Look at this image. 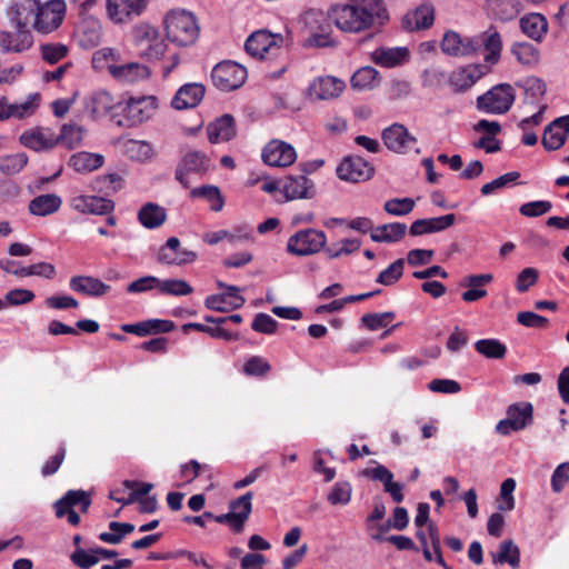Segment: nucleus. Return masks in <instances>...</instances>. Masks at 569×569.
I'll list each match as a JSON object with an SVG mask.
<instances>
[{
    "instance_id": "obj_1",
    "label": "nucleus",
    "mask_w": 569,
    "mask_h": 569,
    "mask_svg": "<svg viewBox=\"0 0 569 569\" xmlns=\"http://www.w3.org/2000/svg\"><path fill=\"white\" fill-rule=\"evenodd\" d=\"M63 0H18L12 7V21L22 27L32 28L40 34H49L57 30L64 18Z\"/></svg>"
},
{
    "instance_id": "obj_2",
    "label": "nucleus",
    "mask_w": 569,
    "mask_h": 569,
    "mask_svg": "<svg viewBox=\"0 0 569 569\" xmlns=\"http://www.w3.org/2000/svg\"><path fill=\"white\" fill-rule=\"evenodd\" d=\"M387 11L381 0H349L348 4L333 7L328 19L339 29L359 32L373 26L376 19H386Z\"/></svg>"
},
{
    "instance_id": "obj_3",
    "label": "nucleus",
    "mask_w": 569,
    "mask_h": 569,
    "mask_svg": "<svg viewBox=\"0 0 569 569\" xmlns=\"http://www.w3.org/2000/svg\"><path fill=\"white\" fill-rule=\"evenodd\" d=\"M481 48L488 51L485 62L496 64L500 59L502 40L500 33L490 28L476 38H461L453 31L445 33L441 41V49L448 56L469 57L480 52Z\"/></svg>"
},
{
    "instance_id": "obj_4",
    "label": "nucleus",
    "mask_w": 569,
    "mask_h": 569,
    "mask_svg": "<svg viewBox=\"0 0 569 569\" xmlns=\"http://www.w3.org/2000/svg\"><path fill=\"white\" fill-rule=\"evenodd\" d=\"M167 38L174 44L187 47L193 44L199 36L196 17L186 10H171L164 18Z\"/></svg>"
},
{
    "instance_id": "obj_5",
    "label": "nucleus",
    "mask_w": 569,
    "mask_h": 569,
    "mask_svg": "<svg viewBox=\"0 0 569 569\" xmlns=\"http://www.w3.org/2000/svg\"><path fill=\"white\" fill-rule=\"evenodd\" d=\"M131 39L140 49V57L148 61L160 60L168 48L164 40L160 38L158 28L147 22H139L132 27Z\"/></svg>"
},
{
    "instance_id": "obj_6",
    "label": "nucleus",
    "mask_w": 569,
    "mask_h": 569,
    "mask_svg": "<svg viewBox=\"0 0 569 569\" xmlns=\"http://www.w3.org/2000/svg\"><path fill=\"white\" fill-rule=\"evenodd\" d=\"M286 46L287 40L282 34L266 29L254 31L244 42L247 53L257 59L274 56Z\"/></svg>"
},
{
    "instance_id": "obj_7",
    "label": "nucleus",
    "mask_w": 569,
    "mask_h": 569,
    "mask_svg": "<svg viewBox=\"0 0 569 569\" xmlns=\"http://www.w3.org/2000/svg\"><path fill=\"white\" fill-rule=\"evenodd\" d=\"M515 99L513 88L508 83H500L477 98V108L486 113L503 114L510 110Z\"/></svg>"
},
{
    "instance_id": "obj_8",
    "label": "nucleus",
    "mask_w": 569,
    "mask_h": 569,
    "mask_svg": "<svg viewBox=\"0 0 569 569\" xmlns=\"http://www.w3.org/2000/svg\"><path fill=\"white\" fill-rule=\"evenodd\" d=\"M326 233L317 229L300 230L291 236L287 243V250L295 256H309L325 250Z\"/></svg>"
},
{
    "instance_id": "obj_9",
    "label": "nucleus",
    "mask_w": 569,
    "mask_h": 569,
    "mask_svg": "<svg viewBox=\"0 0 569 569\" xmlns=\"http://www.w3.org/2000/svg\"><path fill=\"white\" fill-rule=\"evenodd\" d=\"M533 407L530 402H517L510 405L507 409V418L500 420L496 426V431L502 436H508L513 431H519L532 422Z\"/></svg>"
},
{
    "instance_id": "obj_10",
    "label": "nucleus",
    "mask_w": 569,
    "mask_h": 569,
    "mask_svg": "<svg viewBox=\"0 0 569 569\" xmlns=\"http://www.w3.org/2000/svg\"><path fill=\"white\" fill-rule=\"evenodd\" d=\"M156 107L154 97L129 98L121 107L123 121H119V124L127 127L140 124L151 118Z\"/></svg>"
},
{
    "instance_id": "obj_11",
    "label": "nucleus",
    "mask_w": 569,
    "mask_h": 569,
    "mask_svg": "<svg viewBox=\"0 0 569 569\" xmlns=\"http://www.w3.org/2000/svg\"><path fill=\"white\" fill-rule=\"evenodd\" d=\"M214 86L221 91H232L240 88L247 79V70L232 61L217 64L211 72Z\"/></svg>"
},
{
    "instance_id": "obj_12",
    "label": "nucleus",
    "mask_w": 569,
    "mask_h": 569,
    "mask_svg": "<svg viewBox=\"0 0 569 569\" xmlns=\"http://www.w3.org/2000/svg\"><path fill=\"white\" fill-rule=\"evenodd\" d=\"M261 157L270 167H288L296 161L297 152L291 144L273 139L264 146Z\"/></svg>"
},
{
    "instance_id": "obj_13",
    "label": "nucleus",
    "mask_w": 569,
    "mask_h": 569,
    "mask_svg": "<svg viewBox=\"0 0 569 569\" xmlns=\"http://www.w3.org/2000/svg\"><path fill=\"white\" fill-rule=\"evenodd\" d=\"M373 172V167L358 156L346 157L337 168L338 177L351 182L369 180Z\"/></svg>"
},
{
    "instance_id": "obj_14",
    "label": "nucleus",
    "mask_w": 569,
    "mask_h": 569,
    "mask_svg": "<svg viewBox=\"0 0 569 569\" xmlns=\"http://www.w3.org/2000/svg\"><path fill=\"white\" fill-rule=\"evenodd\" d=\"M385 146L396 153H406L417 142L416 137L409 133L401 123H393L382 131Z\"/></svg>"
},
{
    "instance_id": "obj_15",
    "label": "nucleus",
    "mask_w": 569,
    "mask_h": 569,
    "mask_svg": "<svg viewBox=\"0 0 569 569\" xmlns=\"http://www.w3.org/2000/svg\"><path fill=\"white\" fill-rule=\"evenodd\" d=\"M196 257L197 254L193 251L181 249L178 238L171 237L160 248L157 260L164 264L182 266L194 261Z\"/></svg>"
},
{
    "instance_id": "obj_16",
    "label": "nucleus",
    "mask_w": 569,
    "mask_h": 569,
    "mask_svg": "<svg viewBox=\"0 0 569 569\" xmlns=\"http://www.w3.org/2000/svg\"><path fill=\"white\" fill-rule=\"evenodd\" d=\"M345 88L346 83L341 79L331 76L318 77L310 83L308 93L318 100H329L339 97Z\"/></svg>"
},
{
    "instance_id": "obj_17",
    "label": "nucleus",
    "mask_w": 569,
    "mask_h": 569,
    "mask_svg": "<svg viewBox=\"0 0 569 569\" xmlns=\"http://www.w3.org/2000/svg\"><path fill=\"white\" fill-rule=\"evenodd\" d=\"M148 0H108L109 17L117 23H122L132 16H139L147 7Z\"/></svg>"
},
{
    "instance_id": "obj_18",
    "label": "nucleus",
    "mask_w": 569,
    "mask_h": 569,
    "mask_svg": "<svg viewBox=\"0 0 569 569\" xmlns=\"http://www.w3.org/2000/svg\"><path fill=\"white\" fill-rule=\"evenodd\" d=\"M14 32H0V47L7 52H21L28 50L33 43V37L29 27H22L17 23H14Z\"/></svg>"
},
{
    "instance_id": "obj_19",
    "label": "nucleus",
    "mask_w": 569,
    "mask_h": 569,
    "mask_svg": "<svg viewBox=\"0 0 569 569\" xmlns=\"http://www.w3.org/2000/svg\"><path fill=\"white\" fill-rule=\"evenodd\" d=\"M456 216L448 213L436 218L418 219L410 226L409 232L413 237L443 231L452 227Z\"/></svg>"
},
{
    "instance_id": "obj_20",
    "label": "nucleus",
    "mask_w": 569,
    "mask_h": 569,
    "mask_svg": "<svg viewBox=\"0 0 569 569\" xmlns=\"http://www.w3.org/2000/svg\"><path fill=\"white\" fill-rule=\"evenodd\" d=\"M209 159L207 156L199 151L188 152L178 164L176 169V179L183 184L189 187V182L186 177L189 172H202L207 170Z\"/></svg>"
},
{
    "instance_id": "obj_21",
    "label": "nucleus",
    "mask_w": 569,
    "mask_h": 569,
    "mask_svg": "<svg viewBox=\"0 0 569 569\" xmlns=\"http://www.w3.org/2000/svg\"><path fill=\"white\" fill-rule=\"evenodd\" d=\"M363 476L369 477L376 481H381L383 483L385 491L390 493L395 502L399 503L403 500V486L399 482H393L392 472L385 466L378 465L375 468L365 469Z\"/></svg>"
},
{
    "instance_id": "obj_22",
    "label": "nucleus",
    "mask_w": 569,
    "mask_h": 569,
    "mask_svg": "<svg viewBox=\"0 0 569 569\" xmlns=\"http://www.w3.org/2000/svg\"><path fill=\"white\" fill-rule=\"evenodd\" d=\"M433 13L432 6L422 4L403 16L401 20L402 28L409 32L427 29L433 23Z\"/></svg>"
},
{
    "instance_id": "obj_23",
    "label": "nucleus",
    "mask_w": 569,
    "mask_h": 569,
    "mask_svg": "<svg viewBox=\"0 0 569 569\" xmlns=\"http://www.w3.org/2000/svg\"><path fill=\"white\" fill-rule=\"evenodd\" d=\"M110 74L120 82L134 83L148 79L151 71L142 63L129 62L110 67Z\"/></svg>"
},
{
    "instance_id": "obj_24",
    "label": "nucleus",
    "mask_w": 569,
    "mask_h": 569,
    "mask_svg": "<svg viewBox=\"0 0 569 569\" xmlns=\"http://www.w3.org/2000/svg\"><path fill=\"white\" fill-rule=\"evenodd\" d=\"M69 286L76 292L94 298L107 295L111 289L109 284L91 276H74L70 279Z\"/></svg>"
},
{
    "instance_id": "obj_25",
    "label": "nucleus",
    "mask_w": 569,
    "mask_h": 569,
    "mask_svg": "<svg viewBox=\"0 0 569 569\" xmlns=\"http://www.w3.org/2000/svg\"><path fill=\"white\" fill-rule=\"evenodd\" d=\"M84 112L92 119L106 116L113 107L114 99L106 90H98L83 100Z\"/></svg>"
},
{
    "instance_id": "obj_26",
    "label": "nucleus",
    "mask_w": 569,
    "mask_h": 569,
    "mask_svg": "<svg viewBox=\"0 0 569 569\" xmlns=\"http://www.w3.org/2000/svg\"><path fill=\"white\" fill-rule=\"evenodd\" d=\"M204 96V87L199 83L182 86L172 99V107L178 110L193 108L199 104Z\"/></svg>"
},
{
    "instance_id": "obj_27",
    "label": "nucleus",
    "mask_w": 569,
    "mask_h": 569,
    "mask_svg": "<svg viewBox=\"0 0 569 569\" xmlns=\"http://www.w3.org/2000/svg\"><path fill=\"white\" fill-rule=\"evenodd\" d=\"M313 183L305 176H289L282 184L287 200L308 199L313 196Z\"/></svg>"
},
{
    "instance_id": "obj_28",
    "label": "nucleus",
    "mask_w": 569,
    "mask_h": 569,
    "mask_svg": "<svg viewBox=\"0 0 569 569\" xmlns=\"http://www.w3.org/2000/svg\"><path fill=\"white\" fill-rule=\"evenodd\" d=\"M489 64L486 62V64H469L461 68L452 74L451 81L459 90H467L490 71Z\"/></svg>"
},
{
    "instance_id": "obj_29",
    "label": "nucleus",
    "mask_w": 569,
    "mask_h": 569,
    "mask_svg": "<svg viewBox=\"0 0 569 569\" xmlns=\"http://www.w3.org/2000/svg\"><path fill=\"white\" fill-rule=\"evenodd\" d=\"M174 323L169 320L151 319L138 323L122 325L121 330L126 333H133L144 337L153 333H166L172 331Z\"/></svg>"
},
{
    "instance_id": "obj_30",
    "label": "nucleus",
    "mask_w": 569,
    "mask_h": 569,
    "mask_svg": "<svg viewBox=\"0 0 569 569\" xmlns=\"http://www.w3.org/2000/svg\"><path fill=\"white\" fill-rule=\"evenodd\" d=\"M210 142L218 143L229 141L236 136L234 119L230 114H223L207 128Z\"/></svg>"
},
{
    "instance_id": "obj_31",
    "label": "nucleus",
    "mask_w": 569,
    "mask_h": 569,
    "mask_svg": "<svg viewBox=\"0 0 569 569\" xmlns=\"http://www.w3.org/2000/svg\"><path fill=\"white\" fill-rule=\"evenodd\" d=\"M409 58V50L405 47L378 48L372 52V60L385 68L402 64Z\"/></svg>"
},
{
    "instance_id": "obj_32",
    "label": "nucleus",
    "mask_w": 569,
    "mask_h": 569,
    "mask_svg": "<svg viewBox=\"0 0 569 569\" xmlns=\"http://www.w3.org/2000/svg\"><path fill=\"white\" fill-rule=\"evenodd\" d=\"M73 208L83 213L106 214L112 211L113 202L101 197L82 196L73 200Z\"/></svg>"
},
{
    "instance_id": "obj_33",
    "label": "nucleus",
    "mask_w": 569,
    "mask_h": 569,
    "mask_svg": "<svg viewBox=\"0 0 569 569\" xmlns=\"http://www.w3.org/2000/svg\"><path fill=\"white\" fill-rule=\"evenodd\" d=\"M407 232V226L402 222L386 223L376 227L370 233V238L375 242H398Z\"/></svg>"
},
{
    "instance_id": "obj_34",
    "label": "nucleus",
    "mask_w": 569,
    "mask_h": 569,
    "mask_svg": "<svg viewBox=\"0 0 569 569\" xmlns=\"http://www.w3.org/2000/svg\"><path fill=\"white\" fill-rule=\"evenodd\" d=\"M62 204V200L54 193L41 194L29 202V211L33 216L46 217L57 212Z\"/></svg>"
},
{
    "instance_id": "obj_35",
    "label": "nucleus",
    "mask_w": 569,
    "mask_h": 569,
    "mask_svg": "<svg viewBox=\"0 0 569 569\" xmlns=\"http://www.w3.org/2000/svg\"><path fill=\"white\" fill-rule=\"evenodd\" d=\"M167 219L166 209L157 203L148 202L138 212V220L148 229L159 228Z\"/></svg>"
},
{
    "instance_id": "obj_36",
    "label": "nucleus",
    "mask_w": 569,
    "mask_h": 569,
    "mask_svg": "<svg viewBox=\"0 0 569 569\" xmlns=\"http://www.w3.org/2000/svg\"><path fill=\"white\" fill-rule=\"evenodd\" d=\"M486 4L492 16L501 21L512 20L521 10L518 0H486Z\"/></svg>"
},
{
    "instance_id": "obj_37",
    "label": "nucleus",
    "mask_w": 569,
    "mask_h": 569,
    "mask_svg": "<svg viewBox=\"0 0 569 569\" xmlns=\"http://www.w3.org/2000/svg\"><path fill=\"white\" fill-rule=\"evenodd\" d=\"M520 28L529 38L540 41L548 30V22L540 13H530L520 19Z\"/></svg>"
},
{
    "instance_id": "obj_38",
    "label": "nucleus",
    "mask_w": 569,
    "mask_h": 569,
    "mask_svg": "<svg viewBox=\"0 0 569 569\" xmlns=\"http://www.w3.org/2000/svg\"><path fill=\"white\" fill-rule=\"evenodd\" d=\"M103 156L100 153L78 152L70 157L69 166L77 172L88 173L99 169L103 164Z\"/></svg>"
},
{
    "instance_id": "obj_39",
    "label": "nucleus",
    "mask_w": 569,
    "mask_h": 569,
    "mask_svg": "<svg viewBox=\"0 0 569 569\" xmlns=\"http://www.w3.org/2000/svg\"><path fill=\"white\" fill-rule=\"evenodd\" d=\"M20 142L27 148L41 151L53 148L56 144V139L51 133H47L43 130L37 129L22 133L20 137Z\"/></svg>"
},
{
    "instance_id": "obj_40",
    "label": "nucleus",
    "mask_w": 569,
    "mask_h": 569,
    "mask_svg": "<svg viewBox=\"0 0 569 569\" xmlns=\"http://www.w3.org/2000/svg\"><path fill=\"white\" fill-rule=\"evenodd\" d=\"M252 498L253 495L251 491L242 495L236 500L230 502V511L234 515V520L237 523V532H241L244 526V522L249 518L252 510Z\"/></svg>"
},
{
    "instance_id": "obj_41",
    "label": "nucleus",
    "mask_w": 569,
    "mask_h": 569,
    "mask_svg": "<svg viewBox=\"0 0 569 569\" xmlns=\"http://www.w3.org/2000/svg\"><path fill=\"white\" fill-rule=\"evenodd\" d=\"M351 87L357 90H372L380 83L379 72L373 67H362L351 77Z\"/></svg>"
},
{
    "instance_id": "obj_42",
    "label": "nucleus",
    "mask_w": 569,
    "mask_h": 569,
    "mask_svg": "<svg viewBox=\"0 0 569 569\" xmlns=\"http://www.w3.org/2000/svg\"><path fill=\"white\" fill-rule=\"evenodd\" d=\"M495 563H508L517 569L520 566V550L512 540H505L499 545V551L492 555Z\"/></svg>"
},
{
    "instance_id": "obj_43",
    "label": "nucleus",
    "mask_w": 569,
    "mask_h": 569,
    "mask_svg": "<svg viewBox=\"0 0 569 569\" xmlns=\"http://www.w3.org/2000/svg\"><path fill=\"white\" fill-rule=\"evenodd\" d=\"M478 353L488 359H502L507 353V347L498 339H481L475 343Z\"/></svg>"
},
{
    "instance_id": "obj_44",
    "label": "nucleus",
    "mask_w": 569,
    "mask_h": 569,
    "mask_svg": "<svg viewBox=\"0 0 569 569\" xmlns=\"http://www.w3.org/2000/svg\"><path fill=\"white\" fill-rule=\"evenodd\" d=\"M86 130L77 124H63L59 137L56 139V143L60 142L68 149H74L82 142Z\"/></svg>"
},
{
    "instance_id": "obj_45",
    "label": "nucleus",
    "mask_w": 569,
    "mask_h": 569,
    "mask_svg": "<svg viewBox=\"0 0 569 569\" xmlns=\"http://www.w3.org/2000/svg\"><path fill=\"white\" fill-rule=\"evenodd\" d=\"M159 292L169 296H188L193 292V288L184 280L181 279H159Z\"/></svg>"
},
{
    "instance_id": "obj_46",
    "label": "nucleus",
    "mask_w": 569,
    "mask_h": 569,
    "mask_svg": "<svg viewBox=\"0 0 569 569\" xmlns=\"http://www.w3.org/2000/svg\"><path fill=\"white\" fill-rule=\"evenodd\" d=\"M28 163L26 153H14L0 157V172L7 176L20 172Z\"/></svg>"
},
{
    "instance_id": "obj_47",
    "label": "nucleus",
    "mask_w": 569,
    "mask_h": 569,
    "mask_svg": "<svg viewBox=\"0 0 569 569\" xmlns=\"http://www.w3.org/2000/svg\"><path fill=\"white\" fill-rule=\"evenodd\" d=\"M403 268L405 259H397L378 274L376 282L387 287L395 284L402 277Z\"/></svg>"
},
{
    "instance_id": "obj_48",
    "label": "nucleus",
    "mask_w": 569,
    "mask_h": 569,
    "mask_svg": "<svg viewBox=\"0 0 569 569\" xmlns=\"http://www.w3.org/2000/svg\"><path fill=\"white\" fill-rule=\"evenodd\" d=\"M192 197L204 198L210 202V208L213 211H220L223 207V198L220 190L216 186H202L191 191Z\"/></svg>"
},
{
    "instance_id": "obj_49",
    "label": "nucleus",
    "mask_w": 569,
    "mask_h": 569,
    "mask_svg": "<svg viewBox=\"0 0 569 569\" xmlns=\"http://www.w3.org/2000/svg\"><path fill=\"white\" fill-rule=\"evenodd\" d=\"M118 59L119 53L117 51L111 48H102L93 53L92 67L99 71L107 69L110 72V67H116Z\"/></svg>"
},
{
    "instance_id": "obj_50",
    "label": "nucleus",
    "mask_w": 569,
    "mask_h": 569,
    "mask_svg": "<svg viewBox=\"0 0 569 569\" xmlns=\"http://www.w3.org/2000/svg\"><path fill=\"white\" fill-rule=\"evenodd\" d=\"M512 54L517 60L526 66H531L538 62V50L528 42H519L512 46Z\"/></svg>"
},
{
    "instance_id": "obj_51",
    "label": "nucleus",
    "mask_w": 569,
    "mask_h": 569,
    "mask_svg": "<svg viewBox=\"0 0 569 569\" xmlns=\"http://www.w3.org/2000/svg\"><path fill=\"white\" fill-rule=\"evenodd\" d=\"M361 242L358 239H342L339 243H333L325 248V253L328 258L336 259L342 254H350L359 250Z\"/></svg>"
},
{
    "instance_id": "obj_52",
    "label": "nucleus",
    "mask_w": 569,
    "mask_h": 569,
    "mask_svg": "<svg viewBox=\"0 0 569 569\" xmlns=\"http://www.w3.org/2000/svg\"><path fill=\"white\" fill-rule=\"evenodd\" d=\"M39 106V94L33 93L28 97V99L21 103H10V118L22 119L24 117H29L34 113Z\"/></svg>"
},
{
    "instance_id": "obj_53",
    "label": "nucleus",
    "mask_w": 569,
    "mask_h": 569,
    "mask_svg": "<svg viewBox=\"0 0 569 569\" xmlns=\"http://www.w3.org/2000/svg\"><path fill=\"white\" fill-rule=\"evenodd\" d=\"M519 178H520V172H518V171L507 172V173L498 177L497 179H495L488 183H485L481 187L480 192L482 196H490L491 193L496 192L497 190L502 189L511 183L517 182V180Z\"/></svg>"
},
{
    "instance_id": "obj_54",
    "label": "nucleus",
    "mask_w": 569,
    "mask_h": 569,
    "mask_svg": "<svg viewBox=\"0 0 569 569\" xmlns=\"http://www.w3.org/2000/svg\"><path fill=\"white\" fill-rule=\"evenodd\" d=\"M352 487L348 481L336 482L331 491L328 495L329 503L347 505L351 500Z\"/></svg>"
},
{
    "instance_id": "obj_55",
    "label": "nucleus",
    "mask_w": 569,
    "mask_h": 569,
    "mask_svg": "<svg viewBox=\"0 0 569 569\" xmlns=\"http://www.w3.org/2000/svg\"><path fill=\"white\" fill-rule=\"evenodd\" d=\"M415 200L411 198H393L385 202L383 209L391 216H406L415 208Z\"/></svg>"
},
{
    "instance_id": "obj_56",
    "label": "nucleus",
    "mask_w": 569,
    "mask_h": 569,
    "mask_svg": "<svg viewBox=\"0 0 569 569\" xmlns=\"http://www.w3.org/2000/svg\"><path fill=\"white\" fill-rule=\"evenodd\" d=\"M189 329H194V330H198L201 332H206V333L210 335L212 338L223 339L227 341L236 339L234 335H232L231 332L227 331L226 329H223L222 327H219V326L209 327V326H206L202 323H197V322H190V323H186L182 326V330L184 332H188Z\"/></svg>"
},
{
    "instance_id": "obj_57",
    "label": "nucleus",
    "mask_w": 569,
    "mask_h": 569,
    "mask_svg": "<svg viewBox=\"0 0 569 569\" xmlns=\"http://www.w3.org/2000/svg\"><path fill=\"white\" fill-rule=\"evenodd\" d=\"M566 141V134L562 133L559 129H557L553 124H548L545 128L542 136V146L547 150H557L563 146Z\"/></svg>"
},
{
    "instance_id": "obj_58",
    "label": "nucleus",
    "mask_w": 569,
    "mask_h": 569,
    "mask_svg": "<svg viewBox=\"0 0 569 569\" xmlns=\"http://www.w3.org/2000/svg\"><path fill=\"white\" fill-rule=\"evenodd\" d=\"M395 312L387 311L381 313H366L361 321L369 330H378L387 327L393 319Z\"/></svg>"
},
{
    "instance_id": "obj_59",
    "label": "nucleus",
    "mask_w": 569,
    "mask_h": 569,
    "mask_svg": "<svg viewBox=\"0 0 569 569\" xmlns=\"http://www.w3.org/2000/svg\"><path fill=\"white\" fill-rule=\"evenodd\" d=\"M271 370V366L264 358L260 356L250 357L244 366L243 372L247 376L263 377Z\"/></svg>"
},
{
    "instance_id": "obj_60",
    "label": "nucleus",
    "mask_w": 569,
    "mask_h": 569,
    "mask_svg": "<svg viewBox=\"0 0 569 569\" xmlns=\"http://www.w3.org/2000/svg\"><path fill=\"white\" fill-rule=\"evenodd\" d=\"M516 489V481L512 478H507L500 487L501 502L498 506L500 511H511L515 508L513 491Z\"/></svg>"
},
{
    "instance_id": "obj_61",
    "label": "nucleus",
    "mask_w": 569,
    "mask_h": 569,
    "mask_svg": "<svg viewBox=\"0 0 569 569\" xmlns=\"http://www.w3.org/2000/svg\"><path fill=\"white\" fill-rule=\"evenodd\" d=\"M40 50L42 58L51 64L59 62L68 53L67 46L62 43H46L41 46Z\"/></svg>"
},
{
    "instance_id": "obj_62",
    "label": "nucleus",
    "mask_w": 569,
    "mask_h": 569,
    "mask_svg": "<svg viewBox=\"0 0 569 569\" xmlns=\"http://www.w3.org/2000/svg\"><path fill=\"white\" fill-rule=\"evenodd\" d=\"M70 558L71 561L81 569H90L99 562V557L94 553V548L89 550L77 549Z\"/></svg>"
},
{
    "instance_id": "obj_63",
    "label": "nucleus",
    "mask_w": 569,
    "mask_h": 569,
    "mask_svg": "<svg viewBox=\"0 0 569 569\" xmlns=\"http://www.w3.org/2000/svg\"><path fill=\"white\" fill-rule=\"evenodd\" d=\"M552 209V203L547 200H538L523 203L519 208V212L525 217H540L548 213Z\"/></svg>"
},
{
    "instance_id": "obj_64",
    "label": "nucleus",
    "mask_w": 569,
    "mask_h": 569,
    "mask_svg": "<svg viewBox=\"0 0 569 569\" xmlns=\"http://www.w3.org/2000/svg\"><path fill=\"white\" fill-rule=\"evenodd\" d=\"M252 329L260 333L272 335L277 331L278 322L267 313H258L251 325Z\"/></svg>"
}]
</instances>
